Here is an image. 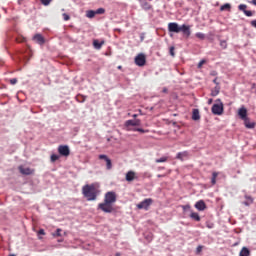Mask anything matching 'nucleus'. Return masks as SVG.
Here are the masks:
<instances>
[{"instance_id":"nucleus-1","label":"nucleus","mask_w":256,"mask_h":256,"mask_svg":"<svg viewBox=\"0 0 256 256\" xmlns=\"http://www.w3.org/2000/svg\"><path fill=\"white\" fill-rule=\"evenodd\" d=\"M117 202V194L115 192H107L104 196V202L98 204V209L104 213H113L115 208L113 203Z\"/></svg>"},{"instance_id":"nucleus-2","label":"nucleus","mask_w":256,"mask_h":256,"mask_svg":"<svg viewBox=\"0 0 256 256\" xmlns=\"http://www.w3.org/2000/svg\"><path fill=\"white\" fill-rule=\"evenodd\" d=\"M168 31L169 33H183L187 38L191 37V26L189 25L183 24L179 26L177 22H170L168 24Z\"/></svg>"},{"instance_id":"nucleus-3","label":"nucleus","mask_w":256,"mask_h":256,"mask_svg":"<svg viewBox=\"0 0 256 256\" xmlns=\"http://www.w3.org/2000/svg\"><path fill=\"white\" fill-rule=\"evenodd\" d=\"M82 194L87 201H97L99 189L95 187V184H86L82 187Z\"/></svg>"},{"instance_id":"nucleus-4","label":"nucleus","mask_w":256,"mask_h":256,"mask_svg":"<svg viewBox=\"0 0 256 256\" xmlns=\"http://www.w3.org/2000/svg\"><path fill=\"white\" fill-rule=\"evenodd\" d=\"M134 63L138 67H145L147 63V57H145V54L140 53L135 57Z\"/></svg>"},{"instance_id":"nucleus-5","label":"nucleus","mask_w":256,"mask_h":256,"mask_svg":"<svg viewBox=\"0 0 256 256\" xmlns=\"http://www.w3.org/2000/svg\"><path fill=\"white\" fill-rule=\"evenodd\" d=\"M58 153L62 157H69V155H71V150L69 149V146H67V145H60L58 147Z\"/></svg>"},{"instance_id":"nucleus-6","label":"nucleus","mask_w":256,"mask_h":256,"mask_svg":"<svg viewBox=\"0 0 256 256\" xmlns=\"http://www.w3.org/2000/svg\"><path fill=\"white\" fill-rule=\"evenodd\" d=\"M98 159L103 160V161L106 162V168H107L108 171H111V169H113V162H111V159L107 155L100 154L98 156Z\"/></svg>"},{"instance_id":"nucleus-7","label":"nucleus","mask_w":256,"mask_h":256,"mask_svg":"<svg viewBox=\"0 0 256 256\" xmlns=\"http://www.w3.org/2000/svg\"><path fill=\"white\" fill-rule=\"evenodd\" d=\"M153 203V199L147 198L144 201L137 204L138 209H145V211L149 210V206Z\"/></svg>"},{"instance_id":"nucleus-8","label":"nucleus","mask_w":256,"mask_h":256,"mask_svg":"<svg viewBox=\"0 0 256 256\" xmlns=\"http://www.w3.org/2000/svg\"><path fill=\"white\" fill-rule=\"evenodd\" d=\"M139 179V176H137V173L133 170H130L126 173V176H125V180L128 182V183H131L135 180Z\"/></svg>"},{"instance_id":"nucleus-9","label":"nucleus","mask_w":256,"mask_h":256,"mask_svg":"<svg viewBox=\"0 0 256 256\" xmlns=\"http://www.w3.org/2000/svg\"><path fill=\"white\" fill-rule=\"evenodd\" d=\"M213 115H223V104H214L211 109Z\"/></svg>"},{"instance_id":"nucleus-10","label":"nucleus","mask_w":256,"mask_h":256,"mask_svg":"<svg viewBox=\"0 0 256 256\" xmlns=\"http://www.w3.org/2000/svg\"><path fill=\"white\" fill-rule=\"evenodd\" d=\"M238 9L239 11H243L246 17H253L255 15V11L247 10V5L245 4H240Z\"/></svg>"},{"instance_id":"nucleus-11","label":"nucleus","mask_w":256,"mask_h":256,"mask_svg":"<svg viewBox=\"0 0 256 256\" xmlns=\"http://www.w3.org/2000/svg\"><path fill=\"white\" fill-rule=\"evenodd\" d=\"M18 170L20 171V173H21L22 175H33V173H35V170H34V169H31V168H29V167L24 168L23 165H20V166L18 167Z\"/></svg>"},{"instance_id":"nucleus-12","label":"nucleus","mask_w":256,"mask_h":256,"mask_svg":"<svg viewBox=\"0 0 256 256\" xmlns=\"http://www.w3.org/2000/svg\"><path fill=\"white\" fill-rule=\"evenodd\" d=\"M126 127H139L141 126V120L135 119V120H127L125 122Z\"/></svg>"},{"instance_id":"nucleus-13","label":"nucleus","mask_w":256,"mask_h":256,"mask_svg":"<svg viewBox=\"0 0 256 256\" xmlns=\"http://www.w3.org/2000/svg\"><path fill=\"white\" fill-rule=\"evenodd\" d=\"M33 41H35V43H38V45H45V37H43V35L41 34L34 35Z\"/></svg>"},{"instance_id":"nucleus-14","label":"nucleus","mask_w":256,"mask_h":256,"mask_svg":"<svg viewBox=\"0 0 256 256\" xmlns=\"http://www.w3.org/2000/svg\"><path fill=\"white\" fill-rule=\"evenodd\" d=\"M195 208L198 211H205L207 209V204H205V201L199 200L198 202H196Z\"/></svg>"},{"instance_id":"nucleus-15","label":"nucleus","mask_w":256,"mask_h":256,"mask_svg":"<svg viewBox=\"0 0 256 256\" xmlns=\"http://www.w3.org/2000/svg\"><path fill=\"white\" fill-rule=\"evenodd\" d=\"M238 115L240 117V119H242V121H245L247 118V108L246 107H241L238 110Z\"/></svg>"},{"instance_id":"nucleus-16","label":"nucleus","mask_w":256,"mask_h":256,"mask_svg":"<svg viewBox=\"0 0 256 256\" xmlns=\"http://www.w3.org/2000/svg\"><path fill=\"white\" fill-rule=\"evenodd\" d=\"M244 125L246 129H255L256 123L251 121L249 118L244 120Z\"/></svg>"},{"instance_id":"nucleus-17","label":"nucleus","mask_w":256,"mask_h":256,"mask_svg":"<svg viewBox=\"0 0 256 256\" xmlns=\"http://www.w3.org/2000/svg\"><path fill=\"white\" fill-rule=\"evenodd\" d=\"M201 119V114H199V109H193L192 111V120L199 121Z\"/></svg>"},{"instance_id":"nucleus-18","label":"nucleus","mask_w":256,"mask_h":256,"mask_svg":"<svg viewBox=\"0 0 256 256\" xmlns=\"http://www.w3.org/2000/svg\"><path fill=\"white\" fill-rule=\"evenodd\" d=\"M103 45H105V40H102L101 42H99V40H93V46L94 49H101V47H103Z\"/></svg>"},{"instance_id":"nucleus-19","label":"nucleus","mask_w":256,"mask_h":256,"mask_svg":"<svg viewBox=\"0 0 256 256\" xmlns=\"http://www.w3.org/2000/svg\"><path fill=\"white\" fill-rule=\"evenodd\" d=\"M239 256H251V250L247 247H243L239 252Z\"/></svg>"},{"instance_id":"nucleus-20","label":"nucleus","mask_w":256,"mask_h":256,"mask_svg":"<svg viewBox=\"0 0 256 256\" xmlns=\"http://www.w3.org/2000/svg\"><path fill=\"white\" fill-rule=\"evenodd\" d=\"M188 155H189V153H187V151L179 152L176 156V159L183 161V159H185V157H188Z\"/></svg>"},{"instance_id":"nucleus-21","label":"nucleus","mask_w":256,"mask_h":256,"mask_svg":"<svg viewBox=\"0 0 256 256\" xmlns=\"http://www.w3.org/2000/svg\"><path fill=\"white\" fill-rule=\"evenodd\" d=\"M220 91H221V87H219V86L214 87V89H212V91H211V96L217 97V95H219Z\"/></svg>"},{"instance_id":"nucleus-22","label":"nucleus","mask_w":256,"mask_h":256,"mask_svg":"<svg viewBox=\"0 0 256 256\" xmlns=\"http://www.w3.org/2000/svg\"><path fill=\"white\" fill-rule=\"evenodd\" d=\"M217 177H219V172H213L212 178H211V184L216 185L217 184Z\"/></svg>"},{"instance_id":"nucleus-23","label":"nucleus","mask_w":256,"mask_h":256,"mask_svg":"<svg viewBox=\"0 0 256 256\" xmlns=\"http://www.w3.org/2000/svg\"><path fill=\"white\" fill-rule=\"evenodd\" d=\"M191 219H193L194 221H201V216H199V213L196 212H192L190 214Z\"/></svg>"},{"instance_id":"nucleus-24","label":"nucleus","mask_w":256,"mask_h":256,"mask_svg":"<svg viewBox=\"0 0 256 256\" xmlns=\"http://www.w3.org/2000/svg\"><path fill=\"white\" fill-rule=\"evenodd\" d=\"M220 11H231V4H224L220 7Z\"/></svg>"},{"instance_id":"nucleus-25","label":"nucleus","mask_w":256,"mask_h":256,"mask_svg":"<svg viewBox=\"0 0 256 256\" xmlns=\"http://www.w3.org/2000/svg\"><path fill=\"white\" fill-rule=\"evenodd\" d=\"M95 11L94 10H88L86 12V17H88V19H93V17H95Z\"/></svg>"},{"instance_id":"nucleus-26","label":"nucleus","mask_w":256,"mask_h":256,"mask_svg":"<svg viewBox=\"0 0 256 256\" xmlns=\"http://www.w3.org/2000/svg\"><path fill=\"white\" fill-rule=\"evenodd\" d=\"M168 159H169V157L164 156V157H161L159 159H156L155 163H167Z\"/></svg>"},{"instance_id":"nucleus-27","label":"nucleus","mask_w":256,"mask_h":256,"mask_svg":"<svg viewBox=\"0 0 256 256\" xmlns=\"http://www.w3.org/2000/svg\"><path fill=\"white\" fill-rule=\"evenodd\" d=\"M197 39H200L201 41L205 40V34L201 32H197L196 34Z\"/></svg>"},{"instance_id":"nucleus-28","label":"nucleus","mask_w":256,"mask_h":256,"mask_svg":"<svg viewBox=\"0 0 256 256\" xmlns=\"http://www.w3.org/2000/svg\"><path fill=\"white\" fill-rule=\"evenodd\" d=\"M50 159L52 163H55V161H59V155L52 154Z\"/></svg>"},{"instance_id":"nucleus-29","label":"nucleus","mask_w":256,"mask_h":256,"mask_svg":"<svg viewBox=\"0 0 256 256\" xmlns=\"http://www.w3.org/2000/svg\"><path fill=\"white\" fill-rule=\"evenodd\" d=\"M96 15H103L105 13L104 8H98L96 11H94Z\"/></svg>"},{"instance_id":"nucleus-30","label":"nucleus","mask_w":256,"mask_h":256,"mask_svg":"<svg viewBox=\"0 0 256 256\" xmlns=\"http://www.w3.org/2000/svg\"><path fill=\"white\" fill-rule=\"evenodd\" d=\"M132 131H138V133H149V130H144L143 128H134Z\"/></svg>"},{"instance_id":"nucleus-31","label":"nucleus","mask_w":256,"mask_h":256,"mask_svg":"<svg viewBox=\"0 0 256 256\" xmlns=\"http://www.w3.org/2000/svg\"><path fill=\"white\" fill-rule=\"evenodd\" d=\"M220 47H221L222 49H227V41L221 40V41H220Z\"/></svg>"},{"instance_id":"nucleus-32","label":"nucleus","mask_w":256,"mask_h":256,"mask_svg":"<svg viewBox=\"0 0 256 256\" xmlns=\"http://www.w3.org/2000/svg\"><path fill=\"white\" fill-rule=\"evenodd\" d=\"M62 17H63L64 21H69L71 19V16H69V14H67V13H63Z\"/></svg>"},{"instance_id":"nucleus-33","label":"nucleus","mask_w":256,"mask_h":256,"mask_svg":"<svg viewBox=\"0 0 256 256\" xmlns=\"http://www.w3.org/2000/svg\"><path fill=\"white\" fill-rule=\"evenodd\" d=\"M169 53H170L171 57H175V47L174 46L170 47Z\"/></svg>"},{"instance_id":"nucleus-34","label":"nucleus","mask_w":256,"mask_h":256,"mask_svg":"<svg viewBox=\"0 0 256 256\" xmlns=\"http://www.w3.org/2000/svg\"><path fill=\"white\" fill-rule=\"evenodd\" d=\"M206 227H207L208 229H213V228L215 227V224H213L212 222H207V223H206Z\"/></svg>"},{"instance_id":"nucleus-35","label":"nucleus","mask_w":256,"mask_h":256,"mask_svg":"<svg viewBox=\"0 0 256 256\" xmlns=\"http://www.w3.org/2000/svg\"><path fill=\"white\" fill-rule=\"evenodd\" d=\"M61 231H63V230H61V228H58L56 230V233L54 234V237H61Z\"/></svg>"},{"instance_id":"nucleus-36","label":"nucleus","mask_w":256,"mask_h":256,"mask_svg":"<svg viewBox=\"0 0 256 256\" xmlns=\"http://www.w3.org/2000/svg\"><path fill=\"white\" fill-rule=\"evenodd\" d=\"M40 1H41L42 5L47 6V5H49V4L51 3V1H53V0H40Z\"/></svg>"},{"instance_id":"nucleus-37","label":"nucleus","mask_w":256,"mask_h":256,"mask_svg":"<svg viewBox=\"0 0 256 256\" xmlns=\"http://www.w3.org/2000/svg\"><path fill=\"white\" fill-rule=\"evenodd\" d=\"M203 65H205V60H201L199 63H198V69H201L203 67Z\"/></svg>"},{"instance_id":"nucleus-38","label":"nucleus","mask_w":256,"mask_h":256,"mask_svg":"<svg viewBox=\"0 0 256 256\" xmlns=\"http://www.w3.org/2000/svg\"><path fill=\"white\" fill-rule=\"evenodd\" d=\"M10 84L11 85H17V78L10 79Z\"/></svg>"},{"instance_id":"nucleus-39","label":"nucleus","mask_w":256,"mask_h":256,"mask_svg":"<svg viewBox=\"0 0 256 256\" xmlns=\"http://www.w3.org/2000/svg\"><path fill=\"white\" fill-rule=\"evenodd\" d=\"M182 209H183V211H187V210L191 209V205H184V206H182Z\"/></svg>"},{"instance_id":"nucleus-40","label":"nucleus","mask_w":256,"mask_h":256,"mask_svg":"<svg viewBox=\"0 0 256 256\" xmlns=\"http://www.w3.org/2000/svg\"><path fill=\"white\" fill-rule=\"evenodd\" d=\"M203 251V246H198L196 249V253H201Z\"/></svg>"},{"instance_id":"nucleus-41","label":"nucleus","mask_w":256,"mask_h":256,"mask_svg":"<svg viewBox=\"0 0 256 256\" xmlns=\"http://www.w3.org/2000/svg\"><path fill=\"white\" fill-rule=\"evenodd\" d=\"M250 25L256 29V19L250 22Z\"/></svg>"},{"instance_id":"nucleus-42","label":"nucleus","mask_w":256,"mask_h":256,"mask_svg":"<svg viewBox=\"0 0 256 256\" xmlns=\"http://www.w3.org/2000/svg\"><path fill=\"white\" fill-rule=\"evenodd\" d=\"M38 235H45V230L44 229H40L38 231Z\"/></svg>"},{"instance_id":"nucleus-43","label":"nucleus","mask_w":256,"mask_h":256,"mask_svg":"<svg viewBox=\"0 0 256 256\" xmlns=\"http://www.w3.org/2000/svg\"><path fill=\"white\" fill-rule=\"evenodd\" d=\"M248 3H250V5H255L256 6V0L248 1Z\"/></svg>"},{"instance_id":"nucleus-44","label":"nucleus","mask_w":256,"mask_h":256,"mask_svg":"<svg viewBox=\"0 0 256 256\" xmlns=\"http://www.w3.org/2000/svg\"><path fill=\"white\" fill-rule=\"evenodd\" d=\"M144 7H146V9H151V6L148 3H145Z\"/></svg>"},{"instance_id":"nucleus-45","label":"nucleus","mask_w":256,"mask_h":256,"mask_svg":"<svg viewBox=\"0 0 256 256\" xmlns=\"http://www.w3.org/2000/svg\"><path fill=\"white\" fill-rule=\"evenodd\" d=\"M213 83H215V85H217V87H219V82H217V78H215V79L213 80Z\"/></svg>"},{"instance_id":"nucleus-46","label":"nucleus","mask_w":256,"mask_h":256,"mask_svg":"<svg viewBox=\"0 0 256 256\" xmlns=\"http://www.w3.org/2000/svg\"><path fill=\"white\" fill-rule=\"evenodd\" d=\"M212 103H213V99L210 98V99L208 100V105H211Z\"/></svg>"},{"instance_id":"nucleus-47","label":"nucleus","mask_w":256,"mask_h":256,"mask_svg":"<svg viewBox=\"0 0 256 256\" xmlns=\"http://www.w3.org/2000/svg\"><path fill=\"white\" fill-rule=\"evenodd\" d=\"M167 91H168L167 88L162 89V93H167Z\"/></svg>"},{"instance_id":"nucleus-48","label":"nucleus","mask_w":256,"mask_h":256,"mask_svg":"<svg viewBox=\"0 0 256 256\" xmlns=\"http://www.w3.org/2000/svg\"><path fill=\"white\" fill-rule=\"evenodd\" d=\"M25 41V38H22V40L18 41L19 43H23Z\"/></svg>"},{"instance_id":"nucleus-49","label":"nucleus","mask_w":256,"mask_h":256,"mask_svg":"<svg viewBox=\"0 0 256 256\" xmlns=\"http://www.w3.org/2000/svg\"><path fill=\"white\" fill-rule=\"evenodd\" d=\"M134 119H137V114L132 115Z\"/></svg>"},{"instance_id":"nucleus-50","label":"nucleus","mask_w":256,"mask_h":256,"mask_svg":"<svg viewBox=\"0 0 256 256\" xmlns=\"http://www.w3.org/2000/svg\"><path fill=\"white\" fill-rule=\"evenodd\" d=\"M157 177H165V175L158 174Z\"/></svg>"},{"instance_id":"nucleus-51","label":"nucleus","mask_w":256,"mask_h":256,"mask_svg":"<svg viewBox=\"0 0 256 256\" xmlns=\"http://www.w3.org/2000/svg\"><path fill=\"white\" fill-rule=\"evenodd\" d=\"M116 256H121V253L117 252V253H116Z\"/></svg>"},{"instance_id":"nucleus-52","label":"nucleus","mask_w":256,"mask_h":256,"mask_svg":"<svg viewBox=\"0 0 256 256\" xmlns=\"http://www.w3.org/2000/svg\"><path fill=\"white\" fill-rule=\"evenodd\" d=\"M118 69H123V66H118Z\"/></svg>"},{"instance_id":"nucleus-53","label":"nucleus","mask_w":256,"mask_h":256,"mask_svg":"<svg viewBox=\"0 0 256 256\" xmlns=\"http://www.w3.org/2000/svg\"><path fill=\"white\" fill-rule=\"evenodd\" d=\"M216 101H218L219 103H221V99H218V100H216Z\"/></svg>"}]
</instances>
